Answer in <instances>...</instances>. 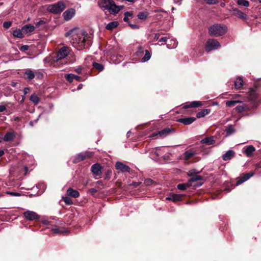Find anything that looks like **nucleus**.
Here are the masks:
<instances>
[{"instance_id":"1","label":"nucleus","mask_w":261,"mask_h":261,"mask_svg":"<svg viewBox=\"0 0 261 261\" xmlns=\"http://www.w3.org/2000/svg\"><path fill=\"white\" fill-rule=\"evenodd\" d=\"M65 36L66 37L71 36L72 43L75 47H79V49L87 48L91 43L90 37L88 36L86 31L77 28L70 30L65 33Z\"/></svg>"},{"instance_id":"2","label":"nucleus","mask_w":261,"mask_h":261,"mask_svg":"<svg viewBox=\"0 0 261 261\" xmlns=\"http://www.w3.org/2000/svg\"><path fill=\"white\" fill-rule=\"evenodd\" d=\"M97 5L100 9L106 13L115 15L123 9L122 6H117L113 0H98Z\"/></svg>"},{"instance_id":"3","label":"nucleus","mask_w":261,"mask_h":261,"mask_svg":"<svg viewBox=\"0 0 261 261\" xmlns=\"http://www.w3.org/2000/svg\"><path fill=\"white\" fill-rule=\"evenodd\" d=\"M211 36L218 37L225 34L227 31V27L224 24H214L211 26L208 29Z\"/></svg>"},{"instance_id":"4","label":"nucleus","mask_w":261,"mask_h":261,"mask_svg":"<svg viewBox=\"0 0 261 261\" xmlns=\"http://www.w3.org/2000/svg\"><path fill=\"white\" fill-rule=\"evenodd\" d=\"M65 8V5L64 3L59 2L58 3L50 5L48 7V10L55 14L61 13Z\"/></svg>"},{"instance_id":"5","label":"nucleus","mask_w":261,"mask_h":261,"mask_svg":"<svg viewBox=\"0 0 261 261\" xmlns=\"http://www.w3.org/2000/svg\"><path fill=\"white\" fill-rule=\"evenodd\" d=\"M220 46V44L217 40L210 39L206 42L205 49L207 52H210L212 50L217 49Z\"/></svg>"},{"instance_id":"6","label":"nucleus","mask_w":261,"mask_h":261,"mask_svg":"<svg viewBox=\"0 0 261 261\" xmlns=\"http://www.w3.org/2000/svg\"><path fill=\"white\" fill-rule=\"evenodd\" d=\"M24 218L29 221L37 220L40 219V215L36 212L30 210H27L23 213Z\"/></svg>"},{"instance_id":"7","label":"nucleus","mask_w":261,"mask_h":261,"mask_svg":"<svg viewBox=\"0 0 261 261\" xmlns=\"http://www.w3.org/2000/svg\"><path fill=\"white\" fill-rule=\"evenodd\" d=\"M70 48L67 46H63L61 47L57 54V60H62L66 58L70 53Z\"/></svg>"},{"instance_id":"8","label":"nucleus","mask_w":261,"mask_h":261,"mask_svg":"<svg viewBox=\"0 0 261 261\" xmlns=\"http://www.w3.org/2000/svg\"><path fill=\"white\" fill-rule=\"evenodd\" d=\"M102 167L98 163L93 164L91 166V171L95 176H100L102 174Z\"/></svg>"},{"instance_id":"9","label":"nucleus","mask_w":261,"mask_h":261,"mask_svg":"<svg viewBox=\"0 0 261 261\" xmlns=\"http://www.w3.org/2000/svg\"><path fill=\"white\" fill-rule=\"evenodd\" d=\"M197 153L196 150L194 148H191L186 150L182 155L183 159L185 160H188L192 158L194 155Z\"/></svg>"},{"instance_id":"10","label":"nucleus","mask_w":261,"mask_h":261,"mask_svg":"<svg viewBox=\"0 0 261 261\" xmlns=\"http://www.w3.org/2000/svg\"><path fill=\"white\" fill-rule=\"evenodd\" d=\"M75 9L71 8L65 11L63 14V16L65 20L68 21L75 15Z\"/></svg>"},{"instance_id":"11","label":"nucleus","mask_w":261,"mask_h":261,"mask_svg":"<svg viewBox=\"0 0 261 261\" xmlns=\"http://www.w3.org/2000/svg\"><path fill=\"white\" fill-rule=\"evenodd\" d=\"M115 167L117 170H118L122 172H129L130 171V168L129 166L120 162H116Z\"/></svg>"},{"instance_id":"12","label":"nucleus","mask_w":261,"mask_h":261,"mask_svg":"<svg viewBox=\"0 0 261 261\" xmlns=\"http://www.w3.org/2000/svg\"><path fill=\"white\" fill-rule=\"evenodd\" d=\"M254 175L253 172H249L244 174L242 176L240 177L236 182V185L239 186L244 182L247 181L251 177Z\"/></svg>"},{"instance_id":"13","label":"nucleus","mask_w":261,"mask_h":261,"mask_svg":"<svg viewBox=\"0 0 261 261\" xmlns=\"http://www.w3.org/2000/svg\"><path fill=\"white\" fill-rule=\"evenodd\" d=\"M254 175L253 172H249L244 174L242 176L240 177L236 182V185L239 186L244 182L247 181L251 177Z\"/></svg>"},{"instance_id":"14","label":"nucleus","mask_w":261,"mask_h":261,"mask_svg":"<svg viewBox=\"0 0 261 261\" xmlns=\"http://www.w3.org/2000/svg\"><path fill=\"white\" fill-rule=\"evenodd\" d=\"M255 150V147L252 145L245 146L243 149V152L247 156L251 157Z\"/></svg>"},{"instance_id":"15","label":"nucleus","mask_w":261,"mask_h":261,"mask_svg":"<svg viewBox=\"0 0 261 261\" xmlns=\"http://www.w3.org/2000/svg\"><path fill=\"white\" fill-rule=\"evenodd\" d=\"M232 11L233 15L243 20H246L247 19V15L240 10L234 8L232 10Z\"/></svg>"},{"instance_id":"16","label":"nucleus","mask_w":261,"mask_h":261,"mask_svg":"<svg viewBox=\"0 0 261 261\" xmlns=\"http://www.w3.org/2000/svg\"><path fill=\"white\" fill-rule=\"evenodd\" d=\"M16 137L15 133L14 131L8 132L5 135L3 140L6 142H9L13 141Z\"/></svg>"},{"instance_id":"17","label":"nucleus","mask_w":261,"mask_h":261,"mask_svg":"<svg viewBox=\"0 0 261 261\" xmlns=\"http://www.w3.org/2000/svg\"><path fill=\"white\" fill-rule=\"evenodd\" d=\"M258 93L256 90H250L248 93V99L249 101H255L257 100Z\"/></svg>"},{"instance_id":"18","label":"nucleus","mask_w":261,"mask_h":261,"mask_svg":"<svg viewBox=\"0 0 261 261\" xmlns=\"http://www.w3.org/2000/svg\"><path fill=\"white\" fill-rule=\"evenodd\" d=\"M182 195L181 194H172L166 197V200H171L173 202L178 201L182 200Z\"/></svg>"},{"instance_id":"19","label":"nucleus","mask_w":261,"mask_h":261,"mask_svg":"<svg viewBox=\"0 0 261 261\" xmlns=\"http://www.w3.org/2000/svg\"><path fill=\"white\" fill-rule=\"evenodd\" d=\"M51 231L55 234H65L69 232V231L64 228H58L57 226H54Z\"/></svg>"},{"instance_id":"20","label":"nucleus","mask_w":261,"mask_h":261,"mask_svg":"<svg viewBox=\"0 0 261 261\" xmlns=\"http://www.w3.org/2000/svg\"><path fill=\"white\" fill-rule=\"evenodd\" d=\"M196 120V118L193 117L181 118L178 119V121L183 123L185 125H189L192 123Z\"/></svg>"},{"instance_id":"21","label":"nucleus","mask_w":261,"mask_h":261,"mask_svg":"<svg viewBox=\"0 0 261 261\" xmlns=\"http://www.w3.org/2000/svg\"><path fill=\"white\" fill-rule=\"evenodd\" d=\"M24 77L26 79L31 80L35 77V73L32 69L28 68L25 70Z\"/></svg>"},{"instance_id":"22","label":"nucleus","mask_w":261,"mask_h":261,"mask_svg":"<svg viewBox=\"0 0 261 261\" xmlns=\"http://www.w3.org/2000/svg\"><path fill=\"white\" fill-rule=\"evenodd\" d=\"M35 30V27L31 24H27L22 27V31L25 34L30 33Z\"/></svg>"},{"instance_id":"23","label":"nucleus","mask_w":261,"mask_h":261,"mask_svg":"<svg viewBox=\"0 0 261 261\" xmlns=\"http://www.w3.org/2000/svg\"><path fill=\"white\" fill-rule=\"evenodd\" d=\"M234 155V152L233 150H229L225 153H224L222 158L224 161H228L232 159Z\"/></svg>"},{"instance_id":"24","label":"nucleus","mask_w":261,"mask_h":261,"mask_svg":"<svg viewBox=\"0 0 261 261\" xmlns=\"http://www.w3.org/2000/svg\"><path fill=\"white\" fill-rule=\"evenodd\" d=\"M67 194L68 196H70L73 198H77L80 196L79 192L77 191L74 190L71 188H69L67 189Z\"/></svg>"},{"instance_id":"25","label":"nucleus","mask_w":261,"mask_h":261,"mask_svg":"<svg viewBox=\"0 0 261 261\" xmlns=\"http://www.w3.org/2000/svg\"><path fill=\"white\" fill-rule=\"evenodd\" d=\"M200 142L202 144H206L208 145H210L213 144L215 142V141L214 139V137L211 136V137H206V138H205L202 139L200 141Z\"/></svg>"},{"instance_id":"26","label":"nucleus","mask_w":261,"mask_h":261,"mask_svg":"<svg viewBox=\"0 0 261 261\" xmlns=\"http://www.w3.org/2000/svg\"><path fill=\"white\" fill-rule=\"evenodd\" d=\"M202 103L201 102L199 101H192L190 104L189 105H186L184 106V109H188L190 108H195V107H199L202 106Z\"/></svg>"},{"instance_id":"27","label":"nucleus","mask_w":261,"mask_h":261,"mask_svg":"<svg viewBox=\"0 0 261 261\" xmlns=\"http://www.w3.org/2000/svg\"><path fill=\"white\" fill-rule=\"evenodd\" d=\"M86 158V154H85V152H81L74 159L73 163H77L78 162L83 161Z\"/></svg>"},{"instance_id":"28","label":"nucleus","mask_w":261,"mask_h":261,"mask_svg":"<svg viewBox=\"0 0 261 261\" xmlns=\"http://www.w3.org/2000/svg\"><path fill=\"white\" fill-rule=\"evenodd\" d=\"M30 100L35 105H37L40 102V99L37 94H33L30 97Z\"/></svg>"},{"instance_id":"29","label":"nucleus","mask_w":261,"mask_h":261,"mask_svg":"<svg viewBox=\"0 0 261 261\" xmlns=\"http://www.w3.org/2000/svg\"><path fill=\"white\" fill-rule=\"evenodd\" d=\"M170 132V129L168 128H166L161 131L157 133H154L152 134L151 137H154L157 136L158 135H160L161 136H164L167 135Z\"/></svg>"},{"instance_id":"30","label":"nucleus","mask_w":261,"mask_h":261,"mask_svg":"<svg viewBox=\"0 0 261 261\" xmlns=\"http://www.w3.org/2000/svg\"><path fill=\"white\" fill-rule=\"evenodd\" d=\"M210 112V110L209 109H203L202 111L199 112L197 115L196 117L198 118H200L204 117L205 116L208 115Z\"/></svg>"},{"instance_id":"31","label":"nucleus","mask_w":261,"mask_h":261,"mask_svg":"<svg viewBox=\"0 0 261 261\" xmlns=\"http://www.w3.org/2000/svg\"><path fill=\"white\" fill-rule=\"evenodd\" d=\"M243 79L239 77L237 78V80L234 82V87L236 89H240L241 88L243 85Z\"/></svg>"},{"instance_id":"32","label":"nucleus","mask_w":261,"mask_h":261,"mask_svg":"<svg viewBox=\"0 0 261 261\" xmlns=\"http://www.w3.org/2000/svg\"><path fill=\"white\" fill-rule=\"evenodd\" d=\"M13 35L18 38H22L24 36L22 33V29H16L14 30L13 32Z\"/></svg>"},{"instance_id":"33","label":"nucleus","mask_w":261,"mask_h":261,"mask_svg":"<svg viewBox=\"0 0 261 261\" xmlns=\"http://www.w3.org/2000/svg\"><path fill=\"white\" fill-rule=\"evenodd\" d=\"M119 23L117 21H112L109 23L106 28L109 30H112L113 29L116 28L118 25Z\"/></svg>"},{"instance_id":"34","label":"nucleus","mask_w":261,"mask_h":261,"mask_svg":"<svg viewBox=\"0 0 261 261\" xmlns=\"http://www.w3.org/2000/svg\"><path fill=\"white\" fill-rule=\"evenodd\" d=\"M248 109L247 105L243 104L241 106H238L236 108V110L238 112L241 113Z\"/></svg>"},{"instance_id":"35","label":"nucleus","mask_w":261,"mask_h":261,"mask_svg":"<svg viewBox=\"0 0 261 261\" xmlns=\"http://www.w3.org/2000/svg\"><path fill=\"white\" fill-rule=\"evenodd\" d=\"M243 101L241 100H229L226 102V105L227 107H231L234 106L237 103H242Z\"/></svg>"},{"instance_id":"36","label":"nucleus","mask_w":261,"mask_h":261,"mask_svg":"<svg viewBox=\"0 0 261 261\" xmlns=\"http://www.w3.org/2000/svg\"><path fill=\"white\" fill-rule=\"evenodd\" d=\"M237 3L238 5L245 7H248L249 6V3L247 0H237Z\"/></svg>"},{"instance_id":"37","label":"nucleus","mask_w":261,"mask_h":261,"mask_svg":"<svg viewBox=\"0 0 261 261\" xmlns=\"http://www.w3.org/2000/svg\"><path fill=\"white\" fill-rule=\"evenodd\" d=\"M161 150L162 148L160 147L155 148L154 150L151 151V155H155L156 157L159 156L160 155V151Z\"/></svg>"},{"instance_id":"38","label":"nucleus","mask_w":261,"mask_h":261,"mask_svg":"<svg viewBox=\"0 0 261 261\" xmlns=\"http://www.w3.org/2000/svg\"><path fill=\"white\" fill-rule=\"evenodd\" d=\"M150 57H151L150 53H149V51L148 50H145V55L143 57V58H142L141 61L142 62H146L150 59Z\"/></svg>"},{"instance_id":"39","label":"nucleus","mask_w":261,"mask_h":261,"mask_svg":"<svg viewBox=\"0 0 261 261\" xmlns=\"http://www.w3.org/2000/svg\"><path fill=\"white\" fill-rule=\"evenodd\" d=\"M148 16V13L145 12H142L138 13L137 17L139 19L144 20Z\"/></svg>"},{"instance_id":"40","label":"nucleus","mask_w":261,"mask_h":261,"mask_svg":"<svg viewBox=\"0 0 261 261\" xmlns=\"http://www.w3.org/2000/svg\"><path fill=\"white\" fill-rule=\"evenodd\" d=\"M93 66L95 68L98 70L99 71H102L104 69L103 66L102 64L98 63L93 62Z\"/></svg>"},{"instance_id":"41","label":"nucleus","mask_w":261,"mask_h":261,"mask_svg":"<svg viewBox=\"0 0 261 261\" xmlns=\"http://www.w3.org/2000/svg\"><path fill=\"white\" fill-rule=\"evenodd\" d=\"M234 132L235 130L231 125L228 126L226 129L227 136H229Z\"/></svg>"},{"instance_id":"42","label":"nucleus","mask_w":261,"mask_h":261,"mask_svg":"<svg viewBox=\"0 0 261 261\" xmlns=\"http://www.w3.org/2000/svg\"><path fill=\"white\" fill-rule=\"evenodd\" d=\"M133 15L132 13L129 12H126L124 13V17L123 18V20L124 21L128 22H129L128 21V20H129L128 17H133Z\"/></svg>"},{"instance_id":"43","label":"nucleus","mask_w":261,"mask_h":261,"mask_svg":"<svg viewBox=\"0 0 261 261\" xmlns=\"http://www.w3.org/2000/svg\"><path fill=\"white\" fill-rule=\"evenodd\" d=\"M65 77L67 81L70 83H71L74 80V74L72 73L67 74L65 75Z\"/></svg>"},{"instance_id":"44","label":"nucleus","mask_w":261,"mask_h":261,"mask_svg":"<svg viewBox=\"0 0 261 261\" xmlns=\"http://www.w3.org/2000/svg\"><path fill=\"white\" fill-rule=\"evenodd\" d=\"M188 186L189 185L187 184H180L177 186V187L178 189L184 191L186 190Z\"/></svg>"},{"instance_id":"45","label":"nucleus","mask_w":261,"mask_h":261,"mask_svg":"<svg viewBox=\"0 0 261 261\" xmlns=\"http://www.w3.org/2000/svg\"><path fill=\"white\" fill-rule=\"evenodd\" d=\"M63 200L65 203L68 205H70L73 203L71 199L67 196L63 197Z\"/></svg>"},{"instance_id":"46","label":"nucleus","mask_w":261,"mask_h":261,"mask_svg":"<svg viewBox=\"0 0 261 261\" xmlns=\"http://www.w3.org/2000/svg\"><path fill=\"white\" fill-rule=\"evenodd\" d=\"M170 42H171V43H173V45H172V46H171V44H168L167 45L168 48H175V47H176L177 46V43L176 41V40H171L170 41Z\"/></svg>"},{"instance_id":"47","label":"nucleus","mask_w":261,"mask_h":261,"mask_svg":"<svg viewBox=\"0 0 261 261\" xmlns=\"http://www.w3.org/2000/svg\"><path fill=\"white\" fill-rule=\"evenodd\" d=\"M203 1L209 5H214L218 3V0H203Z\"/></svg>"},{"instance_id":"48","label":"nucleus","mask_w":261,"mask_h":261,"mask_svg":"<svg viewBox=\"0 0 261 261\" xmlns=\"http://www.w3.org/2000/svg\"><path fill=\"white\" fill-rule=\"evenodd\" d=\"M35 77L36 76L37 79H42L43 76V74L39 71H35Z\"/></svg>"},{"instance_id":"49","label":"nucleus","mask_w":261,"mask_h":261,"mask_svg":"<svg viewBox=\"0 0 261 261\" xmlns=\"http://www.w3.org/2000/svg\"><path fill=\"white\" fill-rule=\"evenodd\" d=\"M12 25V22L11 21H5L3 23V27L6 29L9 28Z\"/></svg>"},{"instance_id":"50","label":"nucleus","mask_w":261,"mask_h":261,"mask_svg":"<svg viewBox=\"0 0 261 261\" xmlns=\"http://www.w3.org/2000/svg\"><path fill=\"white\" fill-rule=\"evenodd\" d=\"M153 181L150 179H146L144 180V184L146 186H149L152 184Z\"/></svg>"},{"instance_id":"51","label":"nucleus","mask_w":261,"mask_h":261,"mask_svg":"<svg viewBox=\"0 0 261 261\" xmlns=\"http://www.w3.org/2000/svg\"><path fill=\"white\" fill-rule=\"evenodd\" d=\"M128 23L129 26L130 27H131V28L133 29H138L139 28V27L137 24H132V23H129V22Z\"/></svg>"},{"instance_id":"52","label":"nucleus","mask_w":261,"mask_h":261,"mask_svg":"<svg viewBox=\"0 0 261 261\" xmlns=\"http://www.w3.org/2000/svg\"><path fill=\"white\" fill-rule=\"evenodd\" d=\"M85 154H86V158H90L93 155V153L90 151H85L84 152Z\"/></svg>"},{"instance_id":"53","label":"nucleus","mask_w":261,"mask_h":261,"mask_svg":"<svg viewBox=\"0 0 261 261\" xmlns=\"http://www.w3.org/2000/svg\"><path fill=\"white\" fill-rule=\"evenodd\" d=\"M201 179H202L201 176H196L195 177H192L191 178V181H195L200 180H201Z\"/></svg>"},{"instance_id":"54","label":"nucleus","mask_w":261,"mask_h":261,"mask_svg":"<svg viewBox=\"0 0 261 261\" xmlns=\"http://www.w3.org/2000/svg\"><path fill=\"white\" fill-rule=\"evenodd\" d=\"M143 48L141 47H139V48H138V51L136 53L137 55L139 56L140 54H143Z\"/></svg>"},{"instance_id":"55","label":"nucleus","mask_w":261,"mask_h":261,"mask_svg":"<svg viewBox=\"0 0 261 261\" xmlns=\"http://www.w3.org/2000/svg\"><path fill=\"white\" fill-rule=\"evenodd\" d=\"M8 194H10L11 195H12V196H19L20 195V194L18 193H15V192H9L7 193Z\"/></svg>"},{"instance_id":"56","label":"nucleus","mask_w":261,"mask_h":261,"mask_svg":"<svg viewBox=\"0 0 261 261\" xmlns=\"http://www.w3.org/2000/svg\"><path fill=\"white\" fill-rule=\"evenodd\" d=\"M7 109L6 107L4 105H0V112H3L6 111Z\"/></svg>"},{"instance_id":"57","label":"nucleus","mask_w":261,"mask_h":261,"mask_svg":"<svg viewBox=\"0 0 261 261\" xmlns=\"http://www.w3.org/2000/svg\"><path fill=\"white\" fill-rule=\"evenodd\" d=\"M28 48H29V46L27 45H23L21 47L20 50L22 51H25V50H28Z\"/></svg>"},{"instance_id":"58","label":"nucleus","mask_w":261,"mask_h":261,"mask_svg":"<svg viewBox=\"0 0 261 261\" xmlns=\"http://www.w3.org/2000/svg\"><path fill=\"white\" fill-rule=\"evenodd\" d=\"M167 37H162L161 39H159V42H165L166 41H167Z\"/></svg>"},{"instance_id":"59","label":"nucleus","mask_w":261,"mask_h":261,"mask_svg":"<svg viewBox=\"0 0 261 261\" xmlns=\"http://www.w3.org/2000/svg\"><path fill=\"white\" fill-rule=\"evenodd\" d=\"M160 34L159 33H155L154 35V37H153V39L154 40H157L158 39H159V38H160Z\"/></svg>"},{"instance_id":"60","label":"nucleus","mask_w":261,"mask_h":261,"mask_svg":"<svg viewBox=\"0 0 261 261\" xmlns=\"http://www.w3.org/2000/svg\"><path fill=\"white\" fill-rule=\"evenodd\" d=\"M74 80H75L77 81H81L82 80V77L81 76L76 75H74Z\"/></svg>"},{"instance_id":"61","label":"nucleus","mask_w":261,"mask_h":261,"mask_svg":"<svg viewBox=\"0 0 261 261\" xmlns=\"http://www.w3.org/2000/svg\"><path fill=\"white\" fill-rule=\"evenodd\" d=\"M141 184L140 182H134L132 183V185L134 187H137Z\"/></svg>"},{"instance_id":"62","label":"nucleus","mask_w":261,"mask_h":261,"mask_svg":"<svg viewBox=\"0 0 261 261\" xmlns=\"http://www.w3.org/2000/svg\"><path fill=\"white\" fill-rule=\"evenodd\" d=\"M89 191L91 193H94L97 192V190L95 188H91L89 190Z\"/></svg>"},{"instance_id":"63","label":"nucleus","mask_w":261,"mask_h":261,"mask_svg":"<svg viewBox=\"0 0 261 261\" xmlns=\"http://www.w3.org/2000/svg\"><path fill=\"white\" fill-rule=\"evenodd\" d=\"M29 91L30 89L29 88L26 87L23 89V93L24 94H27L29 92Z\"/></svg>"},{"instance_id":"64","label":"nucleus","mask_w":261,"mask_h":261,"mask_svg":"<svg viewBox=\"0 0 261 261\" xmlns=\"http://www.w3.org/2000/svg\"><path fill=\"white\" fill-rule=\"evenodd\" d=\"M42 223L45 225H48L49 224V222L48 220H45L42 221Z\"/></svg>"}]
</instances>
